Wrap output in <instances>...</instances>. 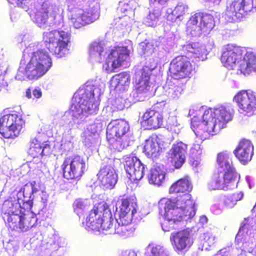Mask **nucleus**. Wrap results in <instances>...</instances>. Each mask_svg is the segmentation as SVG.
Listing matches in <instances>:
<instances>
[{
  "label": "nucleus",
  "mask_w": 256,
  "mask_h": 256,
  "mask_svg": "<svg viewBox=\"0 0 256 256\" xmlns=\"http://www.w3.org/2000/svg\"><path fill=\"white\" fill-rule=\"evenodd\" d=\"M104 84L98 86L90 82L85 84L84 88L79 89L74 94L72 104L69 111L66 112L62 120L66 121L68 117L72 120L68 123L70 129L74 124L77 126L87 122L89 115L96 114L98 111L99 97L103 92Z\"/></svg>",
  "instance_id": "nucleus-1"
},
{
  "label": "nucleus",
  "mask_w": 256,
  "mask_h": 256,
  "mask_svg": "<svg viewBox=\"0 0 256 256\" xmlns=\"http://www.w3.org/2000/svg\"><path fill=\"white\" fill-rule=\"evenodd\" d=\"M12 4L27 8L31 20L40 28L64 25V8L60 0H7Z\"/></svg>",
  "instance_id": "nucleus-2"
},
{
  "label": "nucleus",
  "mask_w": 256,
  "mask_h": 256,
  "mask_svg": "<svg viewBox=\"0 0 256 256\" xmlns=\"http://www.w3.org/2000/svg\"><path fill=\"white\" fill-rule=\"evenodd\" d=\"M203 108L196 112L191 120V127L197 138L204 140L214 136L226 126V124L231 121L234 114L232 106H221L214 109L205 110Z\"/></svg>",
  "instance_id": "nucleus-3"
},
{
  "label": "nucleus",
  "mask_w": 256,
  "mask_h": 256,
  "mask_svg": "<svg viewBox=\"0 0 256 256\" xmlns=\"http://www.w3.org/2000/svg\"><path fill=\"white\" fill-rule=\"evenodd\" d=\"M194 204L190 194L162 199L158 202V208L160 214L164 218L162 224V230L170 232L178 228L183 220L192 218L196 214Z\"/></svg>",
  "instance_id": "nucleus-4"
},
{
  "label": "nucleus",
  "mask_w": 256,
  "mask_h": 256,
  "mask_svg": "<svg viewBox=\"0 0 256 256\" xmlns=\"http://www.w3.org/2000/svg\"><path fill=\"white\" fill-rule=\"evenodd\" d=\"M26 54H30L29 61L26 64L22 60L16 79L23 80L26 79H38L44 75L51 68L52 62L48 52L44 49L38 48L34 44H30L23 52Z\"/></svg>",
  "instance_id": "nucleus-5"
},
{
  "label": "nucleus",
  "mask_w": 256,
  "mask_h": 256,
  "mask_svg": "<svg viewBox=\"0 0 256 256\" xmlns=\"http://www.w3.org/2000/svg\"><path fill=\"white\" fill-rule=\"evenodd\" d=\"M5 194L3 190L0 194V202H3L2 210L7 218L9 227L12 230L26 232L34 226L38 220L36 215L33 212L26 214L27 205L6 199Z\"/></svg>",
  "instance_id": "nucleus-6"
},
{
  "label": "nucleus",
  "mask_w": 256,
  "mask_h": 256,
  "mask_svg": "<svg viewBox=\"0 0 256 256\" xmlns=\"http://www.w3.org/2000/svg\"><path fill=\"white\" fill-rule=\"evenodd\" d=\"M70 21L75 28L90 24L100 16L99 0H66Z\"/></svg>",
  "instance_id": "nucleus-7"
},
{
  "label": "nucleus",
  "mask_w": 256,
  "mask_h": 256,
  "mask_svg": "<svg viewBox=\"0 0 256 256\" xmlns=\"http://www.w3.org/2000/svg\"><path fill=\"white\" fill-rule=\"evenodd\" d=\"M156 66V62L153 60L150 64L146 62V66L142 69L137 72L134 78V90L130 95V103L143 101L146 98L154 94L152 83L150 82V76L152 70Z\"/></svg>",
  "instance_id": "nucleus-8"
},
{
  "label": "nucleus",
  "mask_w": 256,
  "mask_h": 256,
  "mask_svg": "<svg viewBox=\"0 0 256 256\" xmlns=\"http://www.w3.org/2000/svg\"><path fill=\"white\" fill-rule=\"evenodd\" d=\"M48 194L44 191L38 182L32 181L26 184L19 191H14L7 200H16L22 204V205H27L28 209H31L33 200H36L38 202L42 203L44 206L47 204Z\"/></svg>",
  "instance_id": "nucleus-9"
},
{
  "label": "nucleus",
  "mask_w": 256,
  "mask_h": 256,
  "mask_svg": "<svg viewBox=\"0 0 256 256\" xmlns=\"http://www.w3.org/2000/svg\"><path fill=\"white\" fill-rule=\"evenodd\" d=\"M71 34L68 31L54 30L44 33V40L49 51L58 58L69 52Z\"/></svg>",
  "instance_id": "nucleus-10"
},
{
  "label": "nucleus",
  "mask_w": 256,
  "mask_h": 256,
  "mask_svg": "<svg viewBox=\"0 0 256 256\" xmlns=\"http://www.w3.org/2000/svg\"><path fill=\"white\" fill-rule=\"evenodd\" d=\"M112 212L107 204L94 206L86 218V229L104 234L112 220Z\"/></svg>",
  "instance_id": "nucleus-11"
},
{
  "label": "nucleus",
  "mask_w": 256,
  "mask_h": 256,
  "mask_svg": "<svg viewBox=\"0 0 256 256\" xmlns=\"http://www.w3.org/2000/svg\"><path fill=\"white\" fill-rule=\"evenodd\" d=\"M254 5L253 0H229L223 17L229 22L240 20L250 12L256 10Z\"/></svg>",
  "instance_id": "nucleus-12"
},
{
  "label": "nucleus",
  "mask_w": 256,
  "mask_h": 256,
  "mask_svg": "<svg viewBox=\"0 0 256 256\" xmlns=\"http://www.w3.org/2000/svg\"><path fill=\"white\" fill-rule=\"evenodd\" d=\"M213 16L209 14L198 12L192 15L187 23V32L192 36L208 34L214 28Z\"/></svg>",
  "instance_id": "nucleus-13"
},
{
  "label": "nucleus",
  "mask_w": 256,
  "mask_h": 256,
  "mask_svg": "<svg viewBox=\"0 0 256 256\" xmlns=\"http://www.w3.org/2000/svg\"><path fill=\"white\" fill-rule=\"evenodd\" d=\"M252 220L248 218L245 220L246 222L244 226L240 228L236 237V240L238 242V250L244 252L254 253L256 248V226H252L251 228L248 224V221Z\"/></svg>",
  "instance_id": "nucleus-14"
},
{
  "label": "nucleus",
  "mask_w": 256,
  "mask_h": 256,
  "mask_svg": "<svg viewBox=\"0 0 256 256\" xmlns=\"http://www.w3.org/2000/svg\"><path fill=\"white\" fill-rule=\"evenodd\" d=\"M24 125L22 116L16 112L4 115L0 118V134L5 138H13L18 136Z\"/></svg>",
  "instance_id": "nucleus-15"
},
{
  "label": "nucleus",
  "mask_w": 256,
  "mask_h": 256,
  "mask_svg": "<svg viewBox=\"0 0 256 256\" xmlns=\"http://www.w3.org/2000/svg\"><path fill=\"white\" fill-rule=\"evenodd\" d=\"M62 168L63 176L65 178H77L83 174L86 169V163L82 158L75 156L66 158Z\"/></svg>",
  "instance_id": "nucleus-16"
},
{
  "label": "nucleus",
  "mask_w": 256,
  "mask_h": 256,
  "mask_svg": "<svg viewBox=\"0 0 256 256\" xmlns=\"http://www.w3.org/2000/svg\"><path fill=\"white\" fill-rule=\"evenodd\" d=\"M240 113L248 116L256 114V95L250 90H242L234 98Z\"/></svg>",
  "instance_id": "nucleus-17"
},
{
  "label": "nucleus",
  "mask_w": 256,
  "mask_h": 256,
  "mask_svg": "<svg viewBox=\"0 0 256 256\" xmlns=\"http://www.w3.org/2000/svg\"><path fill=\"white\" fill-rule=\"evenodd\" d=\"M245 52L244 48L228 44L223 48L222 62L228 69H233L236 65L239 66Z\"/></svg>",
  "instance_id": "nucleus-18"
},
{
  "label": "nucleus",
  "mask_w": 256,
  "mask_h": 256,
  "mask_svg": "<svg viewBox=\"0 0 256 256\" xmlns=\"http://www.w3.org/2000/svg\"><path fill=\"white\" fill-rule=\"evenodd\" d=\"M114 216L118 217L120 222L124 224H130L136 214V203L134 199H122L116 204Z\"/></svg>",
  "instance_id": "nucleus-19"
},
{
  "label": "nucleus",
  "mask_w": 256,
  "mask_h": 256,
  "mask_svg": "<svg viewBox=\"0 0 256 256\" xmlns=\"http://www.w3.org/2000/svg\"><path fill=\"white\" fill-rule=\"evenodd\" d=\"M188 56H176L171 62L170 72L174 79H180L189 76L192 71V64Z\"/></svg>",
  "instance_id": "nucleus-20"
},
{
  "label": "nucleus",
  "mask_w": 256,
  "mask_h": 256,
  "mask_svg": "<svg viewBox=\"0 0 256 256\" xmlns=\"http://www.w3.org/2000/svg\"><path fill=\"white\" fill-rule=\"evenodd\" d=\"M132 49L130 46H118L112 49L104 60L107 67L113 70L122 66L123 63L128 58Z\"/></svg>",
  "instance_id": "nucleus-21"
},
{
  "label": "nucleus",
  "mask_w": 256,
  "mask_h": 256,
  "mask_svg": "<svg viewBox=\"0 0 256 256\" xmlns=\"http://www.w3.org/2000/svg\"><path fill=\"white\" fill-rule=\"evenodd\" d=\"M170 240L174 250L178 254L187 251L193 243L190 232L188 230L172 232Z\"/></svg>",
  "instance_id": "nucleus-22"
},
{
  "label": "nucleus",
  "mask_w": 256,
  "mask_h": 256,
  "mask_svg": "<svg viewBox=\"0 0 256 256\" xmlns=\"http://www.w3.org/2000/svg\"><path fill=\"white\" fill-rule=\"evenodd\" d=\"M131 132L128 122L122 119L112 120L108 125L106 138L114 137L130 139Z\"/></svg>",
  "instance_id": "nucleus-23"
},
{
  "label": "nucleus",
  "mask_w": 256,
  "mask_h": 256,
  "mask_svg": "<svg viewBox=\"0 0 256 256\" xmlns=\"http://www.w3.org/2000/svg\"><path fill=\"white\" fill-rule=\"evenodd\" d=\"M124 167L126 173L130 176V178L134 180H140L144 174L145 165L136 156H126Z\"/></svg>",
  "instance_id": "nucleus-24"
},
{
  "label": "nucleus",
  "mask_w": 256,
  "mask_h": 256,
  "mask_svg": "<svg viewBox=\"0 0 256 256\" xmlns=\"http://www.w3.org/2000/svg\"><path fill=\"white\" fill-rule=\"evenodd\" d=\"M102 122L101 119H96L90 123L81 134L82 142L88 148L91 147L96 142L98 132L102 128Z\"/></svg>",
  "instance_id": "nucleus-25"
},
{
  "label": "nucleus",
  "mask_w": 256,
  "mask_h": 256,
  "mask_svg": "<svg viewBox=\"0 0 256 256\" xmlns=\"http://www.w3.org/2000/svg\"><path fill=\"white\" fill-rule=\"evenodd\" d=\"M97 176L102 186L105 188H113L118 182V174L110 164L101 168Z\"/></svg>",
  "instance_id": "nucleus-26"
},
{
  "label": "nucleus",
  "mask_w": 256,
  "mask_h": 256,
  "mask_svg": "<svg viewBox=\"0 0 256 256\" xmlns=\"http://www.w3.org/2000/svg\"><path fill=\"white\" fill-rule=\"evenodd\" d=\"M168 0H149L148 14L144 20V22L148 26H156L161 15L160 6L164 5Z\"/></svg>",
  "instance_id": "nucleus-27"
},
{
  "label": "nucleus",
  "mask_w": 256,
  "mask_h": 256,
  "mask_svg": "<svg viewBox=\"0 0 256 256\" xmlns=\"http://www.w3.org/2000/svg\"><path fill=\"white\" fill-rule=\"evenodd\" d=\"M182 50L194 62L203 61L206 58L208 52L206 46L199 43L184 44L182 46Z\"/></svg>",
  "instance_id": "nucleus-28"
},
{
  "label": "nucleus",
  "mask_w": 256,
  "mask_h": 256,
  "mask_svg": "<svg viewBox=\"0 0 256 256\" xmlns=\"http://www.w3.org/2000/svg\"><path fill=\"white\" fill-rule=\"evenodd\" d=\"M109 46L104 40H96L90 46L89 56L92 61L101 62L106 59Z\"/></svg>",
  "instance_id": "nucleus-29"
},
{
  "label": "nucleus",
  "mask_w": 256,
  "mask_h": 256,
  "mask_svg": "<svg viewBox=\"0 0 256 256\" xmlns=\"http://www.w3.org/2000/svg\"><path fill=\"white\" fill-rule=\"evenodd\" d=\"M187 146L182 142L174 144L168 152V156L172 160L176 168L182 167L186 160Z\"/></svg>",
  "instance_id": "nucleus-30"
},
{
  "label": "nucleus",
  "mask_w": 256,
  "mask_h": 256,
  "mask_svg": "<svg viewBox=\"0 0 256 256\" xmlns=\"http://www.w3.org/2000/svg\"><path fill=\"white\" fill-rule=\"evenodd\" d=\"M162 138L156 136L150 138L145 141L144 152L148 157L156 158L164 149L166 143H161Z\"/></svg>",
  "instance_id": "nucleus-31"
},
{
  "label": "nucleus",
  "mask_w": 256,
  "mask_h": 256,
  "mask_svg": "<svg viewBox=\"0 0 256 256\" xmlns=\"http://www.w3.org/2000/svg\"><path fill=\"white\" fill-rule=\"evenodd\" d=\"M234 152L240 162L245 164L252 160L254 146L250 141L242 140Z\"/></svg>",
  "instance_id": "nucleus-32"
},
{
  "label": "nucleus",
  "mask_w": 256,
  "mask_h": 256,
  "mask_svg": "<svg viewBox=\"0 0 256 256\" xmlns=\"http://www.w3.org/2000/svg\"><path fill=\"white\" fill-rule=\"evenodd\" d=\"M142 125L146 129H156L162 124L163 116L160 112L154 110L146 112L142 116Z\"/></svg>",
  "instance_id": "nucleus-33"
},
{
  "label": "nucleus",
  "mask_w": 256,
  "mask_h": 256,
  "mask_svg": "<svg viewBox=\"0 0 256 256\" xmlns=\"http://www.w3.org/2000/svg\"><path fill=\"white\" fill-rule=\"evenodd\" d=\"M117 226H113L114 220L112 218L108 225L107 226L104 234H116L122 236L128 237L130 236L134 232V228L130 226V224H124L120 222V220L116 218Z\"/></svg>",
  "instance_id": "nucleus-34"
},
{
  "label": "nucleus",
  "mask_w": 256,
  "mask_h": 256,
  "mask_svg": "<svg viewBox=\"0 0 256 256\" xmlns=\"http://www.w3.org/2000/svg\"><path fill=\"white\" fill-rule=\"evenodd\" d=\"M238 70L244 75L249 74L252 72H256V54L246 50Z\"/></svg>",
  "instance_id": "nucleus-35"
},
{
  "label": "nucleus",
  "mask_w": 256,
  "mask_h": 256,
  "mask_svg": "<svg viewBox=\"0 0 256 256\" xmlns=\"http://www.w3.org/2000/svg\"><path fill=\"white\" fill-rule=\"evenodd\" d=\"M217 163L219 172L224 173L237 174L232 165V158L230 154L227 152H220L218 155Z\"/></svg>",
  "instance_id": "nucleus-36"
},
{
  "label": "nucleus",
  "mask_w": 256,
  "mask_h": 256,
  "mask_svg": "<svg viewBox=\"0 0 256 256\" xmlns=\"http://www.w3.org/2000/svg\"><path fill=\"white\" fill-rule=\"evenodd\" d=\"M192 186L188 176L182 178L174 183L170 188V193H176V196L184 194H190Z\"/></svg>",
  "instance_id": "nucleus-37"
},
{
  "label": "nucleus",
  "mask_w": 256,
  "mask_h": 256,
  "mask_svg": "<svg viewBox=\"0 0 256 256\" xmlns=\"http://www.w3.org/2000/svg\"><path fill=\"white\" fill-rule=\"evenodd\" d=\"M218 176V182L222 185L220 189L224 190H232L237 188L238 186V175L237 174H231L218 172L216 174Z\"/></svg>",
  "instance_id": "nucleus-38"
},
{
  "label": "nucleus",
  "mask_w": 256,
  "mask_h": 256,
  "mask_svg": "<svg viewBox=\"0 0 256 256\" xmlns=\"http://www.w3.org/2000/svg\"><path fill=\"white\" fill-rule=\"evenodd\" d=\"M163 94L170 100L180 98L184 91L182 84L178 82L167 83L163 86Z\"/></svg>",
  "instance_id": "nucleus-39"
},
{
  "label": "nucleus",
  "mask_w": 256,
  "mask_h": 256,
  "mask_svg": "<svg viewBox=\"0 0 256 256\" xmlns=\"http://www.w3.org/2000/svg\"><path fill=\"white\" fill-rule=\"evenodd\" d=\"M130 83V76L126 72H122L113 76L110 80V87L118 91H124Z\"/></svg>",
  "instance_id": "nucleus-40"
},
{
  "label": "nucleus",
  "mask_w": 256,
  "mask_h": 256,
  "mask_svg": "<svg viewBox=\"0 0 256 256\" xmlns=\"http://www.w3.org/2000/svg\"><path fill=\"white\" fill-rule=\"evenodd\" d=\"M188 6L184 2H178L174 10L168 8L166 10L167 19L168 20L174 22L177 18H180L188 10Z\"/></svg>",
  "instance_id": "nucleus-41"
},
{
  "label": "nucleus",
  "mask_w": 256,
  "mask_h": 256,
  "mask_svg": "<svg viewBox=\"0 0 256 256\" xmlns=\"http://www.w3.org/2000/svg\"><path fill=\"white\" fill-rule=\"evenodd\" d=\"M165 178V172L160 166H154L148 175L149 182L156 186L162 184Z\"/></svg>",
  "instance_id": "nucleus-42"
},
{
  "label": "nucleus",
  "mask_w": 256,
  "mask_h": 256,
  "mask_svg": "<svg viewBox=\"0 0 256 256\" xmlns=\"http://www.w3.org/2000/svg\"><path fill=\"white\" fill-rule=\"evenodd\" d=\"M155 50L156 47L154 46L153 42H148L147 40L140 43L138 47L139 54L141 55H144L146 60V63L147 62V64H149L150 62H152L153 60L157 63V62L153 58H150L149 60L148 59V57L152 56Z\"/></svg>",
  "instance_id": "nucleus-43"
},
{
  "label": "nucleus",
  "mask_w": 256,
  "mask_h": 256,
  "mask_svg": "<svg viewBox=\"0 0 256 256\" xmlns=\"http://www.w3.org/2000/svg\"><path fill=\"white\" fill-rule=\"evenodd\" d=\"M146 256H170L168 250L158 244H149L146 248Z\"/></svg>",
  "instance_id": "nucleus-44"
},
{
  "label": "nucleus",
  "mask_w": 256,
  "mask_h": 256,
  "mask_svg": "<svg viewBox=\"0 0 256 256\" xmlns=\"http://www.w3.org/2000/svg\"><path fill=\"white\" fill-rule=\"evenodd\" d=\"M200 239L202 244V250L206 251L210 250V248L214 246L216 241V235L210 230L202 234L200 236Z\"/></svg>",
  "instance_id": "nucleus-45"
},
{
  "label": "nucleus",
  "mask_w": 256,
  "mask_h": 256,
  "mask_svg": "<svg viewBox=\"0 0 256 256\" xmlns=\"http://www.w3.org/2000/svg\"><path fill=\"white\" fill-rule=\"evenodd\" d=\"M111 148L118 152L122 151L129 146L130 139L114 137L107 138Z\"/></svg>",
  "instance_id": "nucleus-46"
},
{
  "label": "nucleus",
  "mask_w": 256,
  "mask_h": 256,
  "mask_svg": "<svg viewBox=\"0 0 256 256\" xmlns=\"http://www.w3.org/2000/svg\"><path fill=\"white\" fill-rule=\"evenodd\" d=\"M244 196L242 192L234 193L225 197L222 200V204L224 208H232L234 206L236 202L241 200Z\"/></svg>",
  "instance_id": "nucleus-47"
},
{
  "label": "nucleus",
  "mask_w": 256,
  "mask_h": 256,
  "mask_svg": "<svg viewBox=\"0 0 256 256\" xmlns=\"http://www.w3.org/2000/svg\"><path fill=\"white\" fill-rule=\"evenodd\" d=\"M90 206V200L88 199H78L75 200L74 204V212L80 217L83 211L88 210Z\"/></svg>",
  "instance_id": "nucleus-48"
},
{
  "label": "nucleus",
  "mask_w": 256,
  "mask_h": 256,
  "mask_svg": "<svg viewBox=\"0 0 256 256\" xmlns=\"http://www.w3.org/2000/svg\"><path fill=\"white\" fill-rule=\"evenodd\" d=\"M166 128L168 130L178 134L182 128L176 116H170L168 120Z\"/></svg>",
  "instance_id": "nucleus-49"
},
{
  "label": "nucleus",
  "mask_w": 256,
  "mask_h": 256,
  "mask_svg": "<svg viewBox=\"0 0 256 256\" xmlns=\"http://www.w3.org/2000/svg\"><path fill=\"white\" fill-rule=\"evenodd\" d=\"M119 6L120 10L126 15L132 13L136 8V2L134 0H129L128 2L126 1L120 2Z\"/></svg>",
  "instance_id": "nucleus-50"
},
{
  "label": "nucleus",
  "mask_w": 256,
  "mask_h": 256,
  "mask_svg": "<svg viewBox=\"0 0 256 256\" xmlns=\"http://www.w3.org/2000/svg\"><path fill=\"white\" fill-rule=\"evenodd\" d=\"M220 253L222 256H246L244 252L239 250L238 248H232L230 252H226L225 250H221L217 254Z\"/></svg>",
  "instance_id": "nucleus-51"
},
{
  "label": "nucleus",
  "mask_w": 256,
  "mask_h": 256,
  "mask_svg": "<svg viewBox=\"0 0 256 256\" xmlns=\"http://www.w3.org/2000/svg\"><path fill=\"white\" fill-rule=\"evenodd\" d=\"M29 153L34 158L42 156L44 153V150H42V146L39 144H35L33 146H31L30 148Z\"/></svg>",
  "instance_id": "nucleus-52"
},
{
  "label": "nucleus",
  "mask_w": 256,
  "mask_h": 256,
  "mask_svg": "<svg viewBox=\"0 0 256 256\" xmlns=\"http://www.w3.org/2000/svg\"><path fill=\"white\" fill-rule=\"evenodd\" d=\"M202 153L200 143H194L190 150V156L194 159L198 158Z\"/></svg>",
  "instance_id": "nucleus-53"
},
{
  "label": "nucleus",
  "mask_w": 256,
  "mask_h": 256,
  "mask_svg": "<svg viewBox=\"0 0 256 256\" xmlns=\"http://www.w3.org/2000/svg\"><path fill=\"white\" fill-rule=\"evenodd\" d=\"M112 106L110 108L112 111L122 110L125 107L124 100L122 98H116L112 104Z\"/></svg>",
  "instance_id": "nucleus-54"
},
{
  "label": "nucleus",
  "mask_w": 256,
  "mask_h": 256,
  "mask_svg": "<svg viewBox=\"0 0 256 256\" xmlns=\"http://www.w3.org/2000/svg\"><path fill=\"white\" fill-rule=\"evenodd\" d=\"M218 176H217L216 174H215L212 177L210 180L208 184V188L210 190H215L220 189L222 185L220 184L218 182Z\"/></svg>",
  "instance_id": "nucleus-55"
},
{
  "label": "nucleus",
  "mask_w": 256,
  "mask_h": 256,
  "mask_svg": "<svg viewBox=\"0 0 256 256\" xmlns=\"http://www.w3.org/2000/svg\"><path fill=\"white\" fill-rule=\"evenodd\" d=\"M175 34L172 32H170L166 36V41L164 42V44L166 46L167 48H172L175 44Z\"/></svg>",
  "instance_id": "nucleus-56"
},
{
  "label": "nucleus",
  "mask_w": 256,
  "mask_h": 256,
  "mask_svg": "<svg viewBox=\"0 0 256 256\" xmlns=\"http://www.w3.org/2000/svg\"><path fill=\"white\" fill-rule=\"evenodd\" d=\"M224 208L222 204H216L212 206L210 210L214 214L218 215L222 212Z\"/></svg>",
  "instance_id": "nucleus-57"
},
{
  "label": "nucleus",
  "mask_w": 256,
  "mask_h": 256,
  "mask_svg": "<svg viewBox=\"0 0 256 256\" xmlns=\"http://www.w3.org/2000/svg\"><path fill=\"white\" fill-rule=\"evenodd\" d=\"M42 150H44V153L42 155H46L50 153V146L48 144H42Z\"/></svg>",
  "instance_id": "nucleus-58"
},
{
  "label": "nucleus",
  "mask_w": 256,
  "mask_h": 256,
  "mask_svg": "<svg viewBox=\"0 0 256 256\" xmlns=\"http://www.w3.org/2000/svg\"><path fill=\"white\" fill-rule=\"evenodd\" d=\"M33 96L36 98H40L42 96V91L39 88L32 89Z\"/></svg>",
  "instance_id": "nucleus-59"
},
{
  "label": "nucleus",
  "mask_w": 256,
  "mask_h": 256,
  "mask_svg": "<svg viewBox=\"0 0 256 256\" xmlns=\"http://www.w3.org/2000/svg\"><path fill=\"white\" fill-rule=\"evenodd\" d=\"M208 219L205 216H201L199 218V223L204 225L208 222Z\"/></svg>",
  "instance_id": "nucleus-60"
},
{
  "label": "nucleus",
  "mask_w": 256,
  "mask_h": 256,
  "mask_svg": "<svg viewBox=\"0 0 256 256\" xmlns=\"http://www.w3.org/2000/svg\"><path fill=\"white\" fill-rule=\"evenodd\" d=\"M122 256H137V254L134 251L129 250L123 253Z\"/></svg>",
  "instance_id": "nucleus-61"
},
{
  "label": "nucleus",
  "mask_w": 256,
  "mask_h": 256,
  "mask_svg": "<svg viewBox=\"0 0 256 256\" xmlns=\"http://www.w3.org/2000/svg\"><path fill=\"white\" fill-rule=\"evenodd\" d=\"M28 38V36H27V35H21V36H20V37L18 38V40H21L20 44L22 45V44L23 42H24V44L26 45L25 42H26V39L27 38Z\"/></svg>",
  "instance_id": "nucleus-62"
},
{
  "label": "nucleus",
  "mask_w": 256,
  "mask_h": 256,
  "mask_svg": "<svg viewBox=\"0 0 256 256\" xmlns=\"http://www.w3.org/2000/svg\"><path fill=\"white\" fill-rule=\"evenodd\" d=\"M50 246L48 248L51 250H54V249L57 248V246L56 244L54 242H53L52 243H50V244L49 242H48L47 244V246Z\"/></svg>",
  "instance_id": "nucleus-63"
},
{
  "label": "nucleus",
  "mask_w": 256,
  "mask_h": 256,
  "mask_svg": "<svg viewBox=\"0 0 256 256\" xmlns=\"http://www.w3.org/2000/svg\"><path fill=\"white\" fill-rule=\"evenodd\" d=\"M32 89H28L26 91V96L28 98H32Z\"/></svg>",
  "instance_id": "nucleus-64"
}]
</instances>
